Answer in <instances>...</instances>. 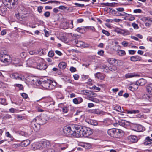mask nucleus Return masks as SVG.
<instances>
[{"label": "nucleus", "mask_w": 152, "mask_h": 152, "mask_svg": "<svg viewBox=\"0 0 152 152\" xmlns=\"http://www.w3.org/2000/svg\"><path fill=\"white\" fill-rule=\"evenodd\" d=\"M77 127L76 137H88L92 133V130L90 128L83 127L79 125H77Z\"/></svg>", "instance_id": "1"}, {"label": "nucleus", "mask_w": 152, "mask_h": 152, "mask_svg": "<svg viewBox=\"0 0 152 152\" xmlns=\"http://www.w3.org/2000/svg\"><path fill=\"white\" fill-rule=\"evenodd\" d=\"M77 125L75 124L71 126H65L64 127L63 132L66 136H72L76 137L77 130Z\"/></svg>", "instance_id": "2"}, {"label": "nucleus", "mask_w": 152, "mask_h": 152, "mask_svg": "<svg viewBox=\"0 0 152 152\" xmlns=\"http://www.w3.org/2000/svg\"><path fill=\"white\" fill-rule=\"evenodd\" d=\"M51 80L47 79V80H40L38 82V84H41L45 89L51 90L53 88V87L51 85Z\"/></svg>", "instance_id": "3"}, {"label": "nucleus", "mask_w": 152, "mask_h": 152, "mask_svg": "<svg viewBox=\"0 0 152 152\" xmlns=\"http://www.w3.org/2000/svg\"><path fill=\"white\" fill-rule=\"evenodd\" d=\"M18 0H2L3 3L5 5H6L8 8H14L17 3Z\"/></svg>", "instance_id": "4"}, {"label": "nucleus", "mask_w": 152, "mask_h": 152, "mask_svg": "<svg viewBox=\"0 0 152 152\" xmlns=\"http://www.w3.org/2000/svg\"><path fill=\"white\" fill-rule=\"evenodd\" d=\"M35 120L37 121L38 123L41 125L46 123L48 118L46 114H43L40 117H37L35 118Z\"/></svg>", "instance_id": "5"}, {"label": "nucleus", "mask_w": 152, "mask_h": 152, "mask_svg": "<svg viewBox=\"0 0 152 152\" xmlns=\"http://www.w3.org/2000/svg\"><path fill=\"white\" fill-rule=\"evenodd\" d=\"M41 124L38 123V122L34 118L31 123V126L35 131H38L40 129Z\"/></svg>", "instance_id": "6"}, {"label": "nucleus", "mask_w": 152, "mask_h": 152, "mask_svg": "<svg viewBox=\"0 0 152 152\" xmlns=\"http://www.w3.org/2000/svg\"><path fill=\"white\" fill-rule=\"evenodd\" d=\"M47 66L45 63L44 62L42 59H40V61L39 63H37L35 68H37L40 70H44L45 69Z\"/></svg>", "instance_id": "7"}, {"label": "nucleus", "mask_w": 152, "mask_h": 152, "mask_svg": "<svg viewBox=\"0 0 152 152\" xmlns=\"http://www.w3.org/2000/svg\"><path fill=\"white\" fill-rule=\"evenodd\" d=\"M97 96V94L94 92H90V95H88L87 96L88 99L94 102L97 103L99 102V100L96 98H94V97H96Z\"/></svg>", "instance_id": "8"}, {"label": "nucleus", "mask_w": 152, "mask_h": 152, "mask_svg": "<svg viewBox=\"0 0 152 152\" xmlns=\"http://www.w3.org/2000/svg\"><path fill=\"white\" fill-rule=\"evenodd\" d=\"M37 63L33 58H29L26 61V66L36 68Z\"/></svg>", "instance_id": "9"}, {"label": "nucleus", "mask_w": 152, "mask_h": 152, "mask_svg": "<svg viewBox=\"0 0 152 152\" xmlns=\"http://www.w3.org/2000/svg\"><path fill=\"white\" fill-rule=\"evenodd\" d=\"M11 77L13 79L23 80L24 79V77L22 75L19 74L18 73H14L11 75Z\"/></svg>", "instance_id": "10"}, {"label": "nucleus", "mask_w": 152, "mask_h": 152, "mask_svg": "<svg viewBox=\"0 0 152 152\" xmlns=\"http://www.w3.org/2000/svg\"><path fill=\"white\" fill-rule=\"evenodd\" d=\"M28 81H29L30 83L34 85H37L38 84V82L39 81H40L39 80H37V79L34 77L32 76L29 77L27 80Z\"/></svg>", "instance_id": "11"}, {"label": "nucleus", "mask_w": 152, "mask_h": 152, "mask_svg": "<svg viewBox=\"0 0 152 152\" xmlns=\"http://www.w3.org/2000/svg\"><path fill=\"white\" fill-rule=\"evenodd\" d=\"M144 145L148 146H152V139H151L149 137H147L143 143Z\"/></svg>", "instance_id": "12"}, {"label": "nucleus", "mask_w": 152, "mask_h": 152, "mask_svg": "<svg viewBox=\"0 0 152 152\" xmlns=\"http://www.w3.org/2000/svg\"><path fill=\"white\" fill-rule=\"evenodd\" d=\"M128 141L131 143H134L137 142L138 141V138L137 137L134 135H130L127 137Z\"/></svg>", "instance_id": "13"}, {"label": "nucleus", "mask_w": 152, "mask_h": 152, "mask_svg": "<svg viewBox=\"0 0 152 152\" xmlns=\"http://www.w3.org/2000/svg\"><path fill=\"white\" fill-rule=\"evenodd\" d=\"M42 144V150H44L45 149L49 147L50 143L49 141H47L46 140H44L41 142Z\"/></svg>", "instance_id": "14"}, {"label": "nucleus", "mask_w": 152, "mask_h": 152, "mask_svg": "<svg viewBox=\"0 0 152 152\" xmlns=\"http://www.w3.org/2000/svg\"><path fill=\"white\" fill-rule=\"evenodd\" d=\"M132 128L133 130L137 132H141L142 130V126L138 124L133 125Z\"/></svg>", "instance_id": "15"}, {"label": "nucleus", "mask_w": 152, "mask_h": 152, "mask_svg": "<svg viewBox=\"0 0 152 152\" xmlns=\"http://www.w3.org/2000/svg\"><path fill=\"white\" fill-rule=\"evenodd\" d=\"M146 90L147 92L151 95V96H148V98H150L151 97V95L152 94V83H150L147 85Z\"/></svg>", "instance_id": "16"}, {"label": "nucleus", "mask_w": 152, "mask_h": 152, "mask_svg": "<svg viewBox=\"0 0 152 152\" xmlns=\"http://www.w3.org/2000/svg\"><path fill=\"white\" fill-rule=\"evenodd\" d=\"M58 106L59 107L61 108V111L64 113H67L69 110V108L68 106H64L63 104L61 103L59 104L58 105Z\"/></svg>", "instance_id": "17"}, {"label": "nucleus", "mask_w": 152, "mask_h": 152, "mask_svg": "<svg viewBox=\"0 0 152 152\" xmlns=\"http://www.w3.org/2000/svg\"><path fill=\"white\" fill-rule=\"evenodd\" d=\"M5 57H4V59L1 58V61L4 63H6L8 62H10L12 61V58L10 56H5Z\"/></svg>", "instance_id": "18"}, {"label": "nucleus", "mask_w": 152, "mask_h": 152, "mask_svg": "<svg viewBox=\"0 0 152 152\" xmlns=\"http://www.w3.org/2000/svg\"><path fill=\"white\" fill-rule=\"evenodd\" d=\"M138 88V86L137 83H134L132 84L131 85L129 86L128 88L132 91H134L135 90H137Z\"/></svg>", "instance_id": "19"}, {"label": "nucleus", "mask_w": 152, "mask_h": 152, "mask_svg": "<svg viewBox=\"0 0 152 152\" xmlns=\"http://www.w3.org/2000/svg\"><path fill=\"white\" fill-rule=\"evenodd\" d=\"M15 15L17 18L20 21H25L27 19L26 16L23 15H20L19 13L16 14Z\"/></svg>", "instance_id": "20"}, {"label": "nucleus", "mask_w": 152, "mask_h": 152, "mask_svg": "<svg viewBox=\"0 0 152 152\" xmlns=\"http://www.w3.org/2000/svg\"><path fill=\"white\" fill-rule=\"evenodd\" d=\"M85 121L86 122L93 125L96 126L98 124L97 122L94 120L87 119Z\"/></svg>", "instance_id": "21"}, {"label": "nucleus", "mask_w": 152, "mask_h": 152, "mask_svg": "<svg viewBox=\"0 0 152 152\" xmlns=\"http://www.w3.org/2000/svg\"><path fill=\"white\" fill-rule=\"evenodd\" d=\"M122 131L119 129H116L113 137L117 138H119L121 136V133Z\"/></svg>", "instance_id": "22"}, {"label": "nucleus", "mask_w": 152, "mask_h": 152, "mask_svg": "<svg viewBox=\"0 0 152 152\" xmlns=\"http://www.w3.org/2000/svg\"><path fill=\"white\" fill-rule=\"evenodd\" d=\"M102 67L103 69H104V71L107 72H109L110 71H112L113 69L114 66H110L109 67L106 65H103Z\"/></svg>", "instance_id": "23"}, {"label": "nucleus", "mask_w": 152, "mask_h": 152, "mask_svg": "<svg viewBox=\"0 0 152 152\" xmlns=\"http://www.w3.org/2000/svg\"><path fill=\"white\" fill-rule=\"evenodd\" d=\"M32 146L33 148L35 149H42L41 142L34 144Z\"/></svg>", "instance_id": "24"}, {"label": "nucleus", "mask_w": 152, "mask_h": 152, "mask_svg": "<svg viewBox=\"0 0 152 152\" xmlns=\"http://www.w3.org/2000/svg\"><path fill=\"white\" fill-rule=\"evenodd\" d=\"M130 60L133 61H140L142 60V58L137 55L133 56L130 57Z\"/></svg>", "instance_id": "25"}, {"label": "nucleus", "mask_w": 152, "mask_h": 152, "mask_svg": "<svg viewBox=\"0 0 152 152\" xmlns=\"http://www.w3.org/2000/svg\"><path fill=\"white\" fill-rule=\"evenodd\" d=\"M146 83V80L144 79H141L137 81L136 83L140 86H142L145 85Z\"/></svg>", "instance_id": "26"}, {"label": "nucleus", "mask_w": 152, "mask_h": 152, "mask_svg": "<svg viewBox=\"0 0 152 152\" xmlns=\"http://www.w3.org/2000/svg\"><path fill=\"white\" fill-rule=\"evenodd\" d=\"M131 14H128L126 15L124 18V20H128L129 21H132L134 20L135 18L134 16H132Z\"/></svg>", "instance_id": "27"}, {"label": "nucleus", "mask_w": 152, "mask_h": 152, "mask_svg": "<svg viewBox=\"0 0 152 152\" xmlns=\"http://www.w3.org/2000/svg\"><path fill=\"white\" fill-rule=\"evenodd\" d=\"M7 11V8L5 6H2L0 7V15L4 16L5 15Z\"/></svg>", "instance_id": "28"}, {"label": "nucleus", "mask_w": 152, "mask_h": 152, "mask_svg": "<svg viewBox=\"0 0 152 152\" xmlns=\"http://www.w3.org/2000/svg\"><path fill=\"white\" fill-rule=\"evenodd\" d=\"M94 75L95 77L101 80H103L104 78V76L100 72L96 73L94 74Z\"/></svg>", "instance_id": "29"}, {"label": "nucleus", "mask_w": 152, "mask_h": 152, "mask_svg": "<svg viewBox=\"0 0 152 152\" xmlns=\"http://www.w3.org/2000/svg\"><path fill=\"white\" fill-rule=\"evenodd\" d=\"M20 60L17 58H13L12 59V61L11 62L13 64H15V66H17V65L20 63Z\"/></svg>", "instance_id": "30"}, {"label": "nucleus", "mask_w": 152, "mask_h": 152, "mask_svg": "<svg viewBox=\"0 0 152 152\" xmlns=\"http://www.w3.org/2000/svg\"><path fill=\"white\" fill-rule=\"evenodd\" d=\"M117 129H111L107 131L108 134L110 136L113 137Z\"/></svg>", "instance_id": "31"}, {"label": "nucleus", "mask_w": 152, "mask_h": 152, "mask_svg": "<svg viewBox=\"0 0 152 152\" xmlns=\"http://www.w3.org/2000/svg\"><path fill=\"white\" fill-rule=\"evenodd\" d=\"M30 143V140H29L27 139L22 141L21 143V145L23 147H26L28 146Z\"/></svg>", "instance_id": "32"}, {"label": "nucleus", "mask_w": 152, "mask_h": 152, "mask_svg": "<svg viewBox=\"0 0 152 152\" xmlns=\"http://www.w3.org/2000/svg\"><path fill=\"white\" fill-rule=\"evenodd\" d=\"M66 64L64 62H61L58 64V67L61 69H64L66 68Z\"/></svg>", "instance_id": "33"}, {"label": "nucleus", "mask_w": 152, "mask_h": 152, "mask_svg": "<svg viewBox=\"0 0 152 152\" xmlns=\"http://www.w3.org/2000/svg\"><path fill=\"white\" fill-rule=\"evenodd\" d=\"M121 34L125 36L130 34V32L128 30L124 29H122Z\"/></svg>", "instance_id": "34"}, {"label": "nucleus", "mask_w": 152, "mask_h": 152, "mask_svg": "<svg viewBox=\"0 0 152 152\" xmlns=\"http://www.w3.org/2000/svg\"><path fill=\"white\" fill-rule=\"evenodd\" d=\"M74 43H75L77 47H80L83 45L84 43L80 41H78L75 40Z\"/></svg>", "instance_id": "35"}, {"label": "nucleus", "mask_w": 152, "mask_h": 152, "mask_svg": "<svg viewBox=\"0 0 152 152\" xmlns=\"http://www.w3.org/2000/svg\"><path fill=\"white\" fill-rule=\"evenodd\" d=\"M117 59L113 58H108L107 59V62L111 64H113L116 62Z\"/></svg>", "instance_id": "36"}, {"label": "nucleus", "mask_w": 152, "mask_h": 152, "mask_svg": "<svg viewBox=\"0 0 152 152\" xmlns=\"http://www.w3.org/2000/svg\"><path fill=\"white\" fill-rule=\"evenodd\" d=\"M91 112L96 114H102L103 111L100 110L98 109H94L91 110Z\"/></svg>", "instance_id": "37"}, {"label": "nucleus", "mask_w": 152, "mask_h": 152, "mask_svg": "<svg viewBox=\"0 0 152 152\" xmlns=\"http://www.w3.org/2000/svg\"><path fill=\"white\" fill-rule=\"evenodd\" d=\"M135 74L134 73H128L126 74L125 75V77L126 78H130L134 77L136 76Z\"/></svg>", "instance_id": "38"}, {"label": "nucleus", "mask_w": 152, "mask_h": 152, "mask_svg": "<svg viewBox=\"0 0 152 152\" xmlns=\"http://www.w3.org/2000/svg\"><path fill=\"white\" fill-rule=\"evenodd\" d=\"M85 26L78 27L76 29V31L78 32L82 33L83 31H85Z\"/></svg>", "instance_id": "39"}, {"label": "nucleus", "mask_w": 152, "mask_h": 152, "mask_svg": "<svg viewBox=\"0 0 152 152\" xmlns=\"http://www.w3.org/2000/svg\"><path fill=\"white\" fill-rule=\"evenodd\" d=\"M141 20L143 22L149 21L152 22V18L149 17H143L142 18Z\"/></svg>", "instance_id": "40"}, {"label": "nucleus", "mask_w": 152, "mask_h": 152, "mask_svg": "<svg viewBox=\"0 0 152 152\" xmlns=\"http://www.w3.org/2000/svg\"><path fill=\"white\" fill-rule=\"evenodd\" d=\"M83 146L86 149H89L91 147V144L84 142L83 143Z\"/></svg>", "instance_id": "41"}, {"label": "nucleus", "mask_w": 152, "mask_h": 152, "mask_svg": "<svg viewBox=\"0 0 152 152\" xmlns=\"http://www.w3.org/2000/svg\"><path fill=\"white\" fill-rule=\"evenodd\" d=\"M43 152H60V149L57 150H55L53 149H50L47 150H44L43 151Z\"/></svg>", "instance_id": "42"}, {"label": "nucleus", "mask_w": 152, "mask_h": 152, "mask_svg": "<svg viewBox=\"0 0 152 152\" xmlns=\"http://www.w3.org/2000/svg\"><path fill=\"white\" fill-rule=\"evenodd\" d=\"M92 92L91 91H89L87 90H82L80 91V92L82 94L85 95H87L88 96V95H90V92Z\"/></svg>", "instance_id": "43"}, {"label": "nucleus", "mask_w": 152, "mask_h": 152, "mask_svg": "<svg viewBox=\"0 0 152 152\" xmlns=\"http://www.w3.org/2000/svg\"><path fill=\"white\" fill-rule=\"evenodd\" d=\"M118 54L119 56H123L126 54L125 51L124 50H119L117 51Z\"/></svg>", "instance_id": "44"}, {"label": "nucleus", "mask_w": 152, "mask_h": 152, "mask_svg": "<svg viewBox=\"0 0 152 152\" xmlns=\"http://www.w3.org/2000/svg\"><path fill=\"white\" fill-rule=\"evenodd\" d=\"M139 111L138 110H131L127 111V113L128 114H137L138 113Z\"/></svg>", "instance_id": "45"}, {"label": "nucleus", "mask_w": 152, "mask_h": 152, "mask_svg": "<svg viewBox=\"0 0 152 152\" xmlns=\"http://www.w3.org/2000/svg\"><path fill=\"white\" fill-rule=\"evenodd\" d=\"M21 12H25L26 11V9L23 6H20L19 7V9L18 10Z\"/></svg>", "instance_id": "46"}, {"label": "nucleus", "mask_w": 152, "mask_h": 152, "mask_svg": "<svg viewBox=\"0 0 152 152\" xmlns=\"http://www.w3.org/2000/svg\"><path fill=\"white\" fill-rule=\"evenodd\" d=\"M5 136L8 137L10 138L11 139V140H13V137L10 133L9 132H7L5 133Z\"/></svg>", "instance_id": "47"}, {"label": "nucleus", "mask_w": 152, "mask_h": 152, "mask_svg": "<svg viewBox=\"0 0 152 152\" xmlns=\"http://www.w3.org/2000/svg\"><path fill=\"white\" fill-rule=\"evenodd\" d=\"M114 110L119 112H122V110L120 106L119 105H116L114 107Z\"/></svg>", "instance_id": "48"}, {"label": "nucleus", "mask_w": 152, "mask_h": 152, "mask_svg": "<svg viewBox=\"0 0 152 152\" xmlns=\"http://www.w3.org/2000/svg\"><path fill=\"white\" fill-rule=\"evenodd\" d=\"M0 103L4 105L7 104V103L6 102V99L4 98H0Z\"/></svg>", "instance_id": "49"}, {"label": "nucleus", "mask_w": 152, "mask_h": 152, "mask_svg": "<svg viewBox=\"0 0 152 152\" xmlns=\"http://www.w3.org/2000/svg\"><path fill=\"white\" fill-rule=\"evenodd\" d=\"M122 29L120 28L116 27L114 29V31L115 32L121 34Z\"/></svg>", "instance_id": "50"}, {"label": "nucleus", "mask_w": 152, "mask_h": 152, "mask_svg": "<svg viewBox=\"0 0 152 152\" xmlns=\"http://www.w3.org/2000/svg\"><path fill=\"white\" fill-rule=\"evenodd\" d=\"M11 116L8 114H6L3 117L4 120H6L7 119H10L11 118Z\"/></svg>", "instance_id": "51"}, {"label": "nucleus", "mask_w": 152, "mask_h": 152, "mask_svg": "<svg viewBox=\"0 0 152 152\" xmlns=\"http://www.w3.org/2000/svg\"><path fill=\"white\" fill-rule=\"evenodd\" d=\"M5 56H9L8 55H6V53H2L1 52L0 53V60H1V59L3 58L4 59L5 57Z\"/></svg>", "instance_id": "52"}, {"label": "nucleus", "mask_w": 152, "mask_h": 152, "mask_svg": "<svg viewBox=\"0 0 152 152\" xmlns=\"http://www.w3.org/2000/svg\"><path fill=\"white\" fill-rule=\"evenodd\" d=\"M54 55V52L53 51H49L48 53V56L50 57H53Z\"/></svg>", "instance_id": "53"}, {"label": "nucleus", "mask_w": 152, "mask_h": 152, "mask_svg": "<svg viewBox=\"0 0 152 152\" xmlns=\"http://www.w3.org/2000/svg\"><path fill=\"white\" fill-rule=\"evenodd\" d=\"M102 32L103 34H104L107 36H109L110 34V33L109 32L105 30H102Z\"/></svg>", "instance_id": "54"}, {"label": "nucleus", "mask_w": 152, "mask_h": 152, "mask_svg": "<svg viewBox=\"0 0 152 152\" xmlns=\"http://www.w3.org/2000/svg\"><path fill=\"white\" fill-rule=\"evenodd\" d=\"M20 94L23 98L24 99H27L28 97V95L26 93H22Z\"/></svg>", "instance_id": "55"}, {"label": "nucleus", "mask_w": 152, "mask_h": 152, "mask_svg": "<svg viewBox=\"0 0 152 152\" xmlns=\"http://www.w3.org/2000/svg\"><path fill=\"white\" fill-rule=\"evenodd\" d=\"M85 28L92 30L93 31H95V28L93 26H86Z\"/></svg>", "instance_id": "56"}, {"label": "nucleus", "mask_w": 152, "mask_h": 152, "mask_svg": "<svg viewBox=\"0 0 152 152\" xmlns=\"http://www.w3.org/2000/svg\"><path fill=\"white\" fill-rule=\"evenodd\" d=\"M121 44L124 47H127L128 45V43L125 41H124L121 42Z\"/></svg>", "instance_id": "57"}, {"label": "nucleus", "mask_w": 152, "mask_h": 152, "mask_svg": "<svg viewBox=\"0 0 152 152\" xmlns=\"http://www.w3.org/2000/svg\"><path fill=\"white\" fill-rule=\"evenodd\" d=\"M15 85L16 86L18 87L20 90H22L23 89V87L22 84H16Z\"/></svg>", "instance_id": "58"}, {"label": "nucleus", "mask_w": 152, "mask_h": 152, "mask_svg": "<svg viewBox=\"0 0 152 152\" xmlns=\"http://www.w3.org/2000/svg\"><path fill=\"white\" fill-rule=\"evenodd\" d=\"M77 102H78V104L82 103L83 101V99L81 97H77Z\"/></svg>", "instance_id": "59"}, {"label": "nucleus", "mask_w": 152, "mask_h": 152, "mask_svg": "<svg viewBox=\"0 0 152 152\" xmlns=\"http://www.w3.org/2000/svg\"><path fill=\"white\" fill-rule=\"evenodd\" d=\"M68 145L67 144H65L64 145V146L63 147H62L60 149L59 148L58 149H57V150H58L59 149H60V150H64L66 149L68 147Z\"/></svg>", "instance_id": "60"}, {"label": "nucleus", "mask_w": 152, "mask_h": 152, "mask_svg": "<svg viewBox=\"0 0 152 152\" xmlns=\"http://www.w3.org/2000/svg\"><path fill=\"white\" fill-rule=\"evenodd\" d=\"M20 134L23 136H24L25 137H27V134L26 133L24 132L21 131L20 132Z\"/></svg>", "instance_id": "61"}, {"label": "nucleus", "mask_w": 152, "mask_h": 152, "mask_svg": "<svg viewBox=\"0 0 152 152\" xmlns=\"http://www.w3.org/2000/svg\"><path fill=\"white\" fill-rule=\"evenodd\" d=\"M132 26L135 29H137L139 28L138 25L134 23H132Z\"/></svg>", "instance_id": "62"}, {"label": "nucleus", "mask_w": 152, "mask_h": 152, "mask_svg": "<svg viewBox=\"0 0 152 152\" xmlns=\"http://www.w3.org/2000/svg\"><path fill=\"white\" fill-rule=\"evenodd\" d=\"M70 71L72 72H75L76 71V68L73 66H72L70 68Z\"/></svg>", "instance_id": "63"}, {"label": "nucleus", "mask_w": 152, "mask_h": 152, "mask_svg": "<svg viewBox=\"0 0 152 152\" xmlns=\"http://www.w3.org/2000/svg\"><path fill=\"white\" fill-rule=\"evenodd\" d=\"M50 15V13L49 12L47 11L45 13L44 15L46 17H49Z\"/></svg>", "instance_id": "64"}]
</instances>
